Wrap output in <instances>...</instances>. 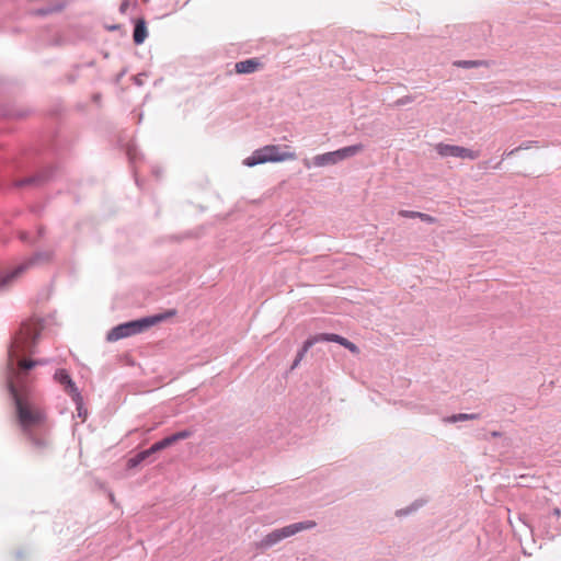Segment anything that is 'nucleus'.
<instances>
[{
  "label": "nucleus",
  "instance_id": "obj_1",
  "mask_svg": "<svg viewBox=\"0 0 561 561\" xmlns=\"http://www.w3.org/2000/svg\"><path fill=\"white\" fill-rule=\"evenodd\" d=\"M35 343V324L32 319L22 323L8 351L5 382L14 402L16 421L22 433L34 442L35 412L33 386L28 373L35 366L31 357Z\"/></svg>",
  "mask_w": 561,
  "mask_h": 561
},
{
  "label": "nucleus",
  "instance_id": "obj_2",
  "mask_svg": "<svg viewBox=\"0 0 561 561\" xmlns=\"http://www.w3.org/2000/svg\"><path fill=\"white\" fill-rule=\"evenodd\" d=\"M172 314H174V311L121 323L108 331L106 340L110 342H115L131 335L139 334L148 328L165 320L169 316Z\"/></svg>",
  "mask_w": 561,
  "mask_h": 561
},
{
  "label": "nucleus",
  "instance_id": "obj_3",
  "mask_svg": "<svg viewBox=\"0 0 561 561\" xmlns=\"http://www.w3.org/2000/svg\"><path fill=\"white\" fill-rule=\"evenodd\" d=\"M296 153L293 151H285L280 146L266 145L252 152L250 157L244 159L243 163L247 167H254L266 162H282L287 160H295Z\"/></svg>",
  "mask_w": 561,
  "mask_h": 561
},
{
  "label": "nucleus",
  "instance_id": "obj_4",
  "mask_svg": "<svg viewBox=\"0 0 561 561\" xmlns=\"http://www.w3.org/2000/svg\"><path fill=\"white\" fill-rule=\"evenodd\" d=\"M316 525L317 524L313 520H305L287 525L279 529H275L263 537L260 542H257V548L262 550L270 549L283 539L291 537L299 531L312 529L316 527Z\"/></svg>",
  "mask_w": 561,
  "mask_h": 561
},
{
  "label": "nucleus",
  "instance_id": "obj_5",
  "mask_svg": "<svg viewBox=\"0 0 561 561\" xmlns=\"http://www.w3.org/2000/svg\"><path fill=\"white\" fill-rule=\"evenodd\" d=\"M362 150H363V145H360V144L347 146V147L341 148L335 151L317 154L312 158L311 162L308 159H305L304 165L307 169H310L311 167L321 168V167H327V165H333L342 160L354 157Z\"/></svg>",
  "mask_w": 561,
  "mask_h": 561
},
{
  "label": "nucleus",
  "instance_id": "obj_6",
  "mask_svg": "<svg viewBox=\"0 0 561 561\" xmlns=\"http://www.w3.org/2000/svg\"><path fill=\"white\" fill-rule=\"evenodd\" d=\"M190 436H191L190 431L184 430V431L176 432V433H174L170 436H167L163 439L152 444L150 448L138 453L134 458H131L129 460V462L131 466H137L138 463L144 461L147 457H149L151 454L160 451V450L173 445L174 443H176L179 440L188 438Z\"/></svg>",
  "mask_w": 561,
  "mask_h": 561
},
{
  "label": "nucleus",
  "instance_id": "obj_7",
  "mask_svg": "<svg viewBox=\"0 0 561 561\" xmlns=\"http://www.w3.org/2000/svg\"><path fill=\"white\" fill-rule=\"evenodd\" d=\"M35 255L12 267L0 266V291L9 289L33 264Z\"/></svg>",
  "mask_w": 561,
  "mask_h": 561
},
{
  "label": "nucleus",
  "instance_id": "obj_8",
  "mask_svg": "<svg viewBox=\"0 0 561 561\" xmlns=\"http://www.w3.org/2000/svg\"><path fill=\"white\" fill-rule=\"evenodd\" d=\"M436 151L440 157H455L469 160H476L480 156V151L442 142L436 145Z\"/></svg>",
  "mask_w": 561,
  "mask_h": 561
},
{
  "label": "nucleus",
  "instance_id": "obj_9",
  "mask_svg": "<svg viewBox=\"0 0 561 561\" xmlns=\"http://www.w3.org/2000/svg\"><path fill=\"white\" fill-rule=\"evenodd\" d=\"M55 378L65 386L66 390L69 394L73 396L78 391L76 383L72 381L71 377L65 369L57 370L55 374Z\"/></svg>",
  "mask_w": 561,
  "mask_h": 561
},
{
  "label": "nucleus",
  "instance_id": "obj_10",
  "mask_svg": "<svg viewBox=\"0 0 561 561\" xmlns=\"http://www.w3.org/2000/svg\"><path fill=\"white\" fill-rule=\"evenodd\" d=\"M260 67V62L255 58L245 59L236 64L234 69L238 73H253Z\"/></svg>",
  "mask_w": 561,
  "mask_h": 561
},
{
  "label": "nucleus",
  "instance_id": "obj_11",
  "mask_svg": "<svg viewBox=\"0 0 561 561\" xmlns=\"http://www.w3.org/2000/svg\"><path fill=\"white\" fill-rule=\"evenodd\" d=\"M148 35L146 23L142 19L137 20L134 27L133 38L135 44H142Z\"/></svg>",
  "mask_w": 561,
  "mask_h": 561
},
{
  "label": "nucleus",
  "instance_id": "obj_12",
  "mask_svg": "<svg viewBox=\"0 0 561 561\" xmlns=\"http://www.w3.org/2000/svg\"><path fill=\"white\" fill-rule=\"evenodd\" d=\"M318 335L320 342H335L344 347H346L347 343L350 342L347 339L334 333H320Z\"/></svg>",
  "mask_w": 561,
  "mask_h": 561
},
{
  "label": "nucleus",
  "instance_id": "obj_13",
  "mask_svg": "<svg viewBox=\"0 0 561 561\" xmlns=\"http://www.w3.org/2000/svg\"><path fill=\"white\" fill-rule=\"evenodd\" d=\"M478 417H479V414H477V413H458V414H453L450 416L445 417L444 422L445 423H456V422L476 420Z\"/></svg>",
  "mask_w": 561,
  "mask_h": 561
},
{
  "label": "nucleus",
  "instance_id": "obj_14",
  "mask_svg": "<svg viewBox=\"0 0 561 561\" xmlns=\"http://www.w3.org/2000/svg\"><path fill=\"white\" fill-rule=\"evenodd\" d=\"M319 342L320 339L318 334L306 340L301 350L297 353L296 358H298V360H301L305 357L306 353L309 351V348H311L316 343Z\"/></svg>",
  "mask_w": 561,
  "mask_h": 561
},
{
  "label": "nucleus",
  "instance_id": "obj_15",
  "mask_svg": "<svg viewBox=\"0 0 561 561\" xmlns=\"http://www.w3.org/2000/svg\"><path fill=\"white\" fill-rule=\"evenodd\" d=\"M319 342L320 339L318 334L306 340L301 350L297 353L296 358H298V360H301L305 357L306 353L309 351V348H311L316 343Z\"/></svg>",
  "mask_w": 561,
  "mask_h": 561
},
{
  "label": "nucleus",
  "instance_id": "obj_16",
  "mask_svg": "<svg viewBox=\"0 0 561 561\" xmlns=\"http://www.w3.org/2000/svg\"><path fill=\"white\" fill-rule=\"evenodd\" d=\"M425 503H426V500H423V499L415 500L410 506L397 511L396 514H397V516H407V515L417 511Z\"/></svg>",
  "mask_w": 561,
  "mask_h": 561
},
{
  "label": "nucleus",
  "instance_id": "obj_17",
  "mask_svg": "<svg viewBox=\"0 0 561 561\" xmlns=\"http://www.w3.org/2000/svg\"><path fill=\"white\" fill-rule=\"evenodd\" d=\"M71 397L76 403L78 416L84 421L87 417V410L83 408V401H82V397H81L80 392H76V394H73Z\"/></svg>",
  "mask_w": 561,
  "mask_h": 561
},
{
  "label": "nucleus",
  "instance_id": "obj_18",
  "mask_svg": "<svg viewBox=\"0 0 561 561\" xmlns=\"http://www.w3.org/2000/svg\"><path fill=\"white\" fill-rule=\"evenodd\" d=\"M64 7H65V2H59L56 5H54L53 8H48V9H43V8L38 9L37 8V15H46L51 12L60 11L64 9Z\"/></svg>",
  "mask_w": 561,
  "mask_h": 561
},
{
  "label": "nucleus",
  "instance_id": "obj_19",
  "mask_svg": "<svg viewBox=\"0 0 561 561\" xmlns=\"http://www.w3.org/2000/svg\"><path fill=\"white\" fill-rule=\"evenodd\" d=\"M455 65L458 66V67L468 69V68L479 67L480 65H482V61H478V60H459V61H456Z\"/></svg>",
  "mask_w": 561,
  "mask_h": 561
},
{
  "label": "nucleus",
  "instance_id": "obj_20",
  "mask_svg": "<svg viewBox=\"0 0 561 561\" xmlns=\"http://www.w3.org/2000/svg\"><path fill=\"white\" fill-rule=\"evenodd\" d=\"M529 144H530V142L522 144L520 146H518V147H516V148H514V149H512V150H510V151H505V152L503 153V158H502V160H503V159H505V158H508V157H511V156H513V154H515V153H516V152H518L519 150L528 149V148L530 147V146H529Z\"/></svg>",
  "mask_w": 561,
  "mask_h": 561
},
{
  "label": "nucleus",
  "instance_id": "obj_21",
  "mask_svg": "<svg viewBox=\"0 0 561 561\" xmlns=\"http://www.w3.org/2000/svg\"><path fill=\"white\" fill-rule=\"evenodd\" d=\"M34 180H35L34 176H27V178L15 181L14 185L16 187H24V186L33 184Z\"/></svg>",
  "mask_w": 561,
  "mask_h": 561
},
{
  "label": "nucleus",
  "instance_id": "obj_22",
  "mask_svg": "<svg viewBox=\"0 0 561 561\" xmlns=\"http://www.w3.org/2000/svg\"><path fill=\"white\" fill-rule=\"evenodd\" d=\"M36 417H37V433H38L41 424H42V421L44 420V415H43V413L38 409H37ZM46 444H47L46 442L43 443V445H46ZM41 445H42V440L37 436V449L41 447Z\"/></svg>",
  "mask_w": 561,
  "mask_h": 561
},
{
  "label": "nucleus",
  "instance_id": "obj_23",
  "mask_svg": "<svg viewBox=\"0 0 561 561\" xmlns=\"http://www.w3.org/2000/svg\"><path fill=\"white\" fill-rule=\"evenodd\" d=\"M420 211H413V210H400L399 215L404 218H417V215Z\"/></svg>",
  "mask_w": 561,
  "mask_h": 561
},
{
  "label": "nucleus",
  "instance_id": "obj_24",
  "mask_svg": "<svg viewBox=\"0 0 561 561\" xmlns=\"http://www.w3.org/2000/svg\"><path fill=\"white\" fill-rule=\"evenodd\" d=\"M417 218L427 224H434L436 221V219L434 217H432L431 215L424 214V213H420L417 215Z\"/></svg>",
  "mask_w": 561,
  "mask_h": 561
},
{
  "label": "nucleus",
  "instance_id": "obj_25",
  "mask_svg": "<svg viewBox=\"0 0 561 561\" xmlns=\"http://www.w3.org/2000/svg\"><path fill=\"white\" fill-rule=\"evenodd\" d=\"M50 256H51V254L49 252L42 253V252L37 251V256H36L37 263H39L41 261H48L50 259Z\"/></svg>",
  "mask_w": 561,
  "mask_h": 561
},
{
  "label": "nucleus",
  "instance_id": "obj_26",
  "mask_svg": "<svg viewBox=\"0 0 561 561\" xmlns=\"http://www.w3.org/2000/svg\"><path fill=\"white\" fill-rule=\"evenodd\" d=\"M345 348H347L348 351H351L354 354H358L359 353V348L354 343H352L351 341L347 343Z\"/></svg>",
  "mask_w": 561,
  "mask_h": 561
},
{
  "label": "nucleus",
  "instance_id": "obj_27",
  "mask_svg": "<svg viewBox=\"0 0 561 561\" xmlns=\"http://www.w3.org/2000/svg\"><path fill=\"white\" fill-rule=\"evenodd\" d=\"M19 238H20V239H21V241H23V242H28V241H30V239H31V233H30V232L22 231V232H20Z\"/></svg>",
  "mask_w": 561,
  "mask_h": 561
},
{
  "label": "nucleus",
  "instance_id": "obj_28",
  "mask_svg": "<svg viewBox=\"0 0 561 561\" xmlns=\"http://www.w3.org/2000/svg\"><path fill=\"white\" fill-rule=\"evenodd\" d=\"M552 514L554 517L559 518L561 516V511L559 507L553 508Z\"/></svg>",
  "mask_w": 561,
  "mask_h": 561
},
{
  "label": "nucleus",
  "instance_id": "obj_29",
  "mask_svg": "<svg viewBox=\"0 0 561 561\" xmlns=\"http://www.w3.org/2000/svg\"><path fill=\"white\" fill-rule=\"evenodd\" d=\"M300 362L301 360H298V358H295V360H294V363L291 365V369H295L299 365Z\"/></svg>",
  "mask_w": 561,
  "mask_h": 561
},
{
  "label": "nucleus",
  "instance_id": "obj_30",
  "mask_svg": "<svg viewBox=\"0 0 561 561\" xmlns=\"http://www.w3.org/2000/svg\"><path fill=\"white\" fill-rule=\"evenodd\" d=\"M46 178L47 176L39 174V172L37 171V175H36L37 183L39 182L41 179H46Z\"/></svg>",
  "mask_w": 561,
  "mask_h": 561
},
{
  "label": "nucleus",
  "instance_id": "obj_31",
  "mask_svg": "<svg viewBox=\"0 0 561 561\" xmlns=\"http://www.w3.org/2000/svg\"><path fill=\"white\" fill-rule=\"evenodd\" d=\"M128 3L127 2H123L122 5H121V11H125V9L127 8Z\"/></svg>",
  "mask_w": 561,
  "mask_h": 561
},
{
  "label": "nucleus",
  "instance_id": "obj_32",
  "mask_svg": "<svg viewBox=\"0 0 561 561\" xmlns=\"http://www.w3.org/2000/svg\"><path fill=\"white\" fill-rule=\"evenodd\" d=\"M491 436H492V437H500V436H501V433H500V432H492V433H491Z\"/></svg>",
  "mask_w": 561,
  "mask_h": 561
},
{
  "label": "nucleus",
  "instance_id": "obj_33",
  "mask_svg": "<svg viewBox=\"0 0 561 561\" xmlns=\"http://www.w3.org/2000/svg\"><path fill=\"white\" fill-rule=\"evenodd\" d=\"M502 164V161L497 162L495 165H494V169H499Z\"/></svg>",
  "mask_w": 561,
  "mask_h": 561
},
{
  "label": "nucleus",
  "instance_id": "obj_34",
  "mask_svg": "<svg viewBox=\"0 0 561 561\" xmlns=\"http://www.w3.org/2000/svg\"><path fill=\"white\" fill-rule=\"evenodd\" d=\"M36 233H37V237H38V236H39V233H41V230H39V228H38V227H37Z\"/></svg>",
  "mask_w": 561,
  "mask_h": 561
},
{
  "label": "nucleus",
  "instance_id": "obj_35",
  "mask_svg": "<svg viewBox=\"0 0 561 561\" xmlns=\"http://www.w3.org/2000/svg\"><path fill=\"white\" fill-rule=\"evenodd\" d=\"M42 364H44V363L37 359L36 365H42Z\"/></svg>",
  "mask_w": 561,
  "mask_h": 561
},
{
  "label": "nucleus",
  "instance_id": "obj_36",
  "mask_svg": "<svg viewBox=\"0 0 561 561\" xmlns=\"http://www.w3.org/2000/svg\"><path fill=\"white\" fill-rule=\"evenodd\" d=\"M36 325H37V327L39 325V322H38V321L36 322Z\"/></svg>",
  "mask_w": 561,
  "mask_h": 561
}]
</instances>
